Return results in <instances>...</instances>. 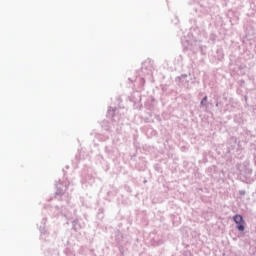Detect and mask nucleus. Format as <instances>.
I'll return each mask as SVG.
<instances>
[{
	"mask_svg": "<svg viewBox=\"0 0 256 256\" xmlns=\"http://www.w3.org/2000/svg\"><path fill=\"white\" fill-rule=\"evenodd\" d=\"M205 103H207V96H205L202 101H201V105H205Z\"/></svg>",
	"mask_w": 256,
	"mask_h": 256,
	"instance_id": "obj_2",
	"label": "nucleus"
},
{
	"mask_svg": "<svg viewBox=\"0 0 256 256\" xmlns=\"http://www.w3.org/2000/svg\"><path fill=\"white\" fill-rule=\"evenodd\" d=\"M233 221L236 224V228L238 229V231H245V220L243 219V216L236 214L233 217Z\"/></svg>",
	"mask_w": 256,
	"mask_h": 256,
	"instance_id": "obj_1",
	"label": "nucleus"
}]
</instances>
